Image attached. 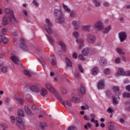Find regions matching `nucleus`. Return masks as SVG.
<instances>
[{
  "label": "nucleus",
  "instance_id": "f257e3e1",
  "mask_svg": "<svg viewBox=\"0 0 130 130\" xmlns=\"http://www.w3.org/2000/svg\"><path fill=\"white\" fill-rule=\"evenodd\" d=\"M4 13L7 15V14H10L9 16L10 22L11 25H15L17 21L16 20V18H15V15H14V12L9 9L6 8L4 10Z\"/></svg>",
  "mask_w": 130,
  "mask_h": 130
},
{
  "label": "nucleus",
  "instance_id": "f03ea898",
  "mask_svg": "<svg viewBox=\"0 0 130 130\" xmlns=\"http://www.w3.org/2000/svg\"><path fill=\"white\" fill-rule=\"evenodd\" d=\"M46 23L48 25H45V29L46 31L48 33V34H50V35H52L53 34V31L52 30V29L50 28V27H52V23L50 22V20L49 19L47 18L45 20Z\"/></svg>",
  "mask_w": 130,
  "mask_h": 130
},
{
  "label": "nucleus",
  "instance_id": "7ed1b4c3",
  "mask_svg": "<svg viewBox=\"0 0 130 130\" xmlns=\"http://www.w3.org/2000/svg\"><path fill=\"white\" fill-rule=\"evenodd\" d=\"M56 97L58 99L59 101L61 103V104L64 106V107H67V105L69 107L72 106V103L69 101H66V102L62 101V99L60 97V95L57 93L56 94Z\"/></svg>",
  "mask_w": 130,
  "mask_h": 130
},
{
  "label": "nucleus",
  "instance_id": "20e7f679",
  "mask_svg": "<svg viewBox=\"0 0 130 130\" xmlns=\"http://www.w3.org/2000/svg\"><path fill=\"white\" fill-rule=\"evenodd\" d=\"M87 41L90 44H94V43L96 41L95 36L91 34H88L87 35Z\"/></svg>",
  "mask_w": 130,
  "mask_h": 130
},
{
  "label": "nucleus",
  "instance_id": "39448f33",
  "mask_svg": "<svg viewBox=\"0 0 130 130\" xmlns=\"http://www.w3.org/2000/svg\"><path fill=\"white\" fill-rule=\"evenodd\" d=\"M93 29H96V30H102L103 29V24L101 21H97L93 26Z\"/></svg>",
  "mask_w": 130,
  "mask_h": 130
},
{
  "label": "nucleus",
  "instance_id": "423d86ee",
  "mask_svg": "<svg viewBox=\"0 0 130 130\" xmlns=\"http://www.w3.org/2000/svg\"><path fill=\"white\" fill-rule=\"evenodd\" d=\"M20 42L21 44L19 45L20 48L22 49V50H24V51H29V49L27 47V46H26L25 42H24V40H23V39H20Z\"/></svg>",
  "mask_w": 130,
  "mask_h": 130
},
{
  "label": "nucleus",
  "instance_id": "0eeeda50",
  "mask_svg": "<svg viewBox=\"0 0 130 130\" xmlns=\"http://www.w3.org/2000/svg\"><path fill=\"white\" fill-rule=\"evenodd\" d=\"M119 38L120 42L125 41L127 39L126 33L124 31H122L119 33Z\"/></svg>",
  "mask_w": 130,
  "mask_h": 130
},
{
  "label": "nucleus",
  "instance_id": "6e6552de",
  "mask_svg": "<svg viewBox=\"0 0 130 130\" xmlns=\"http://www.w3.org/2000/svg\"><path fill=\"white\" fill-rule=\"evenodd\" d=\"M73 26L75 27V30H79L81 28V25L80 24V21L79 20H73L72 21Z\"/></svg>",
  "mask_w": 130,
  "mask_h": 130
},
{
  "label": "nucleus",
  "instance_id": "1a4fd4ad",
  "mask_svg": "<svg viewBox=\"0 0 130 130\" xmlns=\"http://www.w3.org/2000/svg\"><path fill=\"white\" fill-rule=\"evenodd\" d=\"M10 58L12 59V60H13V62H14L15 64H19L20 60L17 56L14 55L13 53H11L10 54Z\"/></svg>",
  "mask_w": 130,
  "mask_h": 130
},
{
  "label": "nucleus",
  "instance_id": "9d476101",
  "mask_svg": "<svg viewBox=\"0 0 130 130\" xmlns=\"http://www.w3.org/2000/svg\"><path fill=\"white\" fill-rule=\"evenodd\" d=\"M112 99L114 105H116L119 103L120 99L118 94H113L112 95Z\"/></svg>",
  "mask_w": 130,
  "mask_h": 130
},
{
  "label": "nucleus",
  "instance_id": "9b49d317",
  "mask_svg": "<svg viewBox=\"0 0 130 130\" xmlns=\"http://www.w3.org/2000/svg\"><path fill=\"white\" fill-rule=\"evenodd\" d=\"M104 86H105V82H104V80H101L98 82L97 87L99 90H102V89H104Z\"/></svg>",
  "mask_w": 130,
  "mask_h": 130
},
{
  "label": "nucleus",
  "instance_id": "f8f14e48",
  "mask_svg": "<svg viewBox=\"0 0 130 130\" xmlns=\"http://www.w3.org/2000/svg\"><path fill=\"white\" fill-rule=\"evenodd\" d=\"M100 64L102 66V67H105L107 64V60L105 59L104 57H100Z\"/></svg>",
  "mask_w": 130,
  "mask_h": 130
},
{
  "label": "nucleus",
  "instance_id": "ddd939ff",
  "mask_svg": "<svg viewBox=\"0 0 130 130\" xmlns=\"http://www.w3.org/2000/svg\"><path fill=\"white\" fill-rule=\"evenodd\" d=\"M76 42L79 45L78 47L79 49H81L83 46H84V40H83V39H77Z\"/></svg>",
  "mask_w": 130,
  "mask_h": 130
},
{
  "label": "nucleus",
  "instance_id": "4468645a",
  "mask_svg": "<svg viewBox=\"0 0 130 130\" xmlns=\"http://www.w3.org/2000/svg\"><path fill=\"white\" fill-rule=\"evenodd\" d=\"M29 89L30 91L36 92V93H39V92H40V89L37 86L31 85L30 86Z\"/></svg>",
  "mask_w": 130,
  "mask_h": 130
},
{
  "label": "nucleus",
  "instance_id": "2eb2a0df",
  "mask_svg": "<svg viewBox=\"0 0 130 130\" xmlns=\"http://www.w3.org/2000/svg\"><path fill=\"white\" fill-rule=\"evenodd\" d=\"M55 22H56V23H58L59 24H62V23H63V22H64V17H63V15L56 18Z\"/></svg>",
  "mask_w": 130,
  "mask_h": 130
},
{
  "label": "nucleus",
  "instance_id": "dca6fc26",
  "mask_svg": "<svg viewBox=\"0 0 130 130\" xmlns=\"http://www.w3.org/2000/svg\"><path fill=\"white\" fill-rule=\"evenodd\" d=\"M90 53V49L88 47L84 48L81 52L84 56H87Z\"/></svg>",
  "mask_w": 130,
  "mask_h": 130
},
{
  "label": "nucleus",
  "instance_id": "f3484780",
  "mask_svg": "<svg viewBox=\"0 0 130 130\" xmlns=\"http://www.w3.org/2000/svg\"><path fill=\"white\" fill-rule=\"evenodd\" d=\"M46 87L49 91L50 92H52V93H55V89H54V88L52 87V86L49 84H46Z\"/></svg>",
  "mask_w": 130,
  "mask_h": 130
},
{
  "label": "nucleus",
  "instance_id": "a211bd4d",
  "mask_svg": "<svg viewBox=\"0 0 130 130\" xmlns=\"http://www.w3.org/2000/svg\"><path fill=\"white\" fill-rule=\"evenodd\" d=\"M82 30H84V31H90L91 28H92V25L91 24L83 25L82 26Z\"/></svg>",
  "mask_w": 130,
  "mask_h": 130
},
{
  "label": "nucleus",
  "instance_id": "6ab92c4d",
  "mask_svg": "<svg viewBox=\"0 0 130 130\" xmlns=\"http://www.w3.org/2000/svg\"><path fill=\"white\" fill-rule=\"evenodd\" d=\"M24 110L26 113H27V115H30V116L33 115V114H32V111H31V110L29 108V107L24 106Z\"/></svg>",
  "mask_w": 130,
  "mask_h": 130
},
{
  "label": "nucleus",
  "instance_id": "aec40b11",
  "mask_svg": "<svg viewBox=\"0 0 130 130\" xmlns=\"http://www.w3.org/2000/svg\"><path fill=\"white\" fill-rule=\"evenodd\" d=\"M79 78L80 74H79V71H78V70H76L74 72V79L75 81L78 82L79 81Z\"/></svg>",
  "mask_w": 130,
  "mask_h": 130
},
{
  "label": "nucleus",
  "instance_id": "412c9836",
  "mask_svg": "<svg viewBox=\"0 0 130 130\" xmlns=\"http://www.w3.org/2000/svg\"><path fill=\"white\" fill-rule=\"evenodd\" d=\"M59 44L60 46H61L62 50L63 51H66L67 50V48L66 47V45L64 44V43L62 41H59Z\"/></svg>",
  "mask_w": 130,
  "mask_h": 130
},
{
  "label": "nucleus",
  "instance_id": "4be33fe9",
  "mask_svg": "<svg viewBox=\"0 0 130 130\" xmlns=\"http://www.w3.org/2000/svg\"><path fill=\"white\" fill-rule=\"evenodd\" d=\"M98 73H99V68L96 67H94L92 69V75L93 76H96Z\"/></svg>",
  "mask_w": 130,
  "mask_h": 130
},
{
  "label": "nucleus",
  "instance_id": "5701e85b",
  "mask_svg": "<svg viewBox=\"0 0 130 130\" xmlns=\"http://www.w3.org/2000/svg\"><path fill=\"white\" fill-rule=\"evenodd\" d=\"M16 120L17 121V123H16L17 125H20L21 123L24 122V121H23V119H22V118L20 117H16Z\"/></svg>",
  "mask_w": 130,
  "mask_h": 130
},
{
  "label": "nucleus",
  "instance_id": "b1692460",
  "mask_svg": "<svg viewBox=\"0 0 130 130\" xmlns=\"http://www.w3.org/2000/svg\"><path fill=\"white\" fill-rule=\"evenodd\" d=\"M2 23L3 26H7V25H9V20L5 17H3L2 19Z\"/></svg>",
  "mask_w": 130,
  "mask_h": 130
},
{
  "label": "nucleus",
  "instance_id": "393cba45",
  "mask_svg": "<svg viewBox=\"0 0 130 130\" xmlns=\"http://www.w3.org/2000/svg\"><path fill=\"white\" fill-rule=\"evenodd\" d=\"M117 73L119 75H120V76H124L125 74V72H124V70H123V69L118 68Z\"/></svg>",
  "mask_w": 130,
  "mask_h": 130
},
{
  "label": "nucleus",
  "instance_id": "a878e982",
  "mask_svg": "<svg viewBox=\"0 0 130 130\" xmlns=\"http://www.w3.org/2000/svg\"><path fill=\"white\" fill-rule=\"evenodd\" d=\"M46 37L49 43L51 44V45H53V42H54V41H53V38H52V37H51V36L49 35H46Z\"/></svg>",
  "mask_w": 130,
  "mask_h": 130
},
{
  "label": "nucleus",
  "instance_id": "bb28decb",
  "mask_svg": "<svg viewBox=\"0 0 130 130\" xmlns=\"http://www.w3.org/2000/svg\"><path fill=\"white\" fill-rule=\"evenodd\" d=\"M41 94L43 97H45L47 94V90L45 88H42L41 90Z\"/></svg>",
  "mask_w": 130,
  "mask_h": 130
},
{
  "label": "nucleus",
  "instance_id": "cd10ccee",
  "mask_svg": "<svg viewBox=\"0 0 130 130\" xmlns=\"http://www.w3.org/2000/svg\"><path fill=\"white\" fill-rule=\"evenodd\" d=\"M93 3H94L95 6L96 8L99 7H101V3H100V1L98 0H92Z\"/></svg>",
  "mask_w": 130,
  "mask_h": 130
},
{
  "label": "nucleus",
  "instance_id": "c85d7f7f",
  "mask_svg": "<svg viewBox=\"0 0 130 130\" xmlns=\"http://www.w3.org/2000/svg\"><path fill=\"white\" fill-rule=\"evenodd\" d=\"M65 60L66 61V65L67 67H70L72 68V62L70 60V59L68 57L65 58Z\"/></svg>",
  "mask_w": 130,
  "mask_h": 130
},
{
  "label": "nucleus",
  "instance_id": "c756f323",
  "mask_svg": "<svg viewBox=\"0 0 130 130\" xmlns=\"http://www.w3.org/2000/svg\"><path fill=\"white\" fill-rule=\"evenodd\" d=\"M79 92L81 93V94H85L86 93V90L85 89V87L83 85H80V88L79 89Z\"/></svg>",
  "mask_w": 130,
  "mask_h": 130
},
{
  "label": "nucleus",
  "instance_id": "7c9ffc66",
  "mask_svg": "<svg viewBox=\"0 0 130 130\" xmlns=\"http://www.w3.org/2000/svg\"><path fill=\"white\" fill-rule=\"evenodd\" d=\"M111 30V26L109 25L105 28V30L103 31L104 34H107Z\"/></svg>",
  "mask_w": 130,
  "mask_h": 130
},
{
  "label": "nucleus",
  "instance_id": "2f4dec72",
  "mask_svg": "<svg viewBox=\"0 0 130 130\" xmlns=\"http://www.w3.org/2000/svg\"><path fill=\"white\" fill-rule=\"evenodd\" d=\"M108 126L109 127V130H114L115 128V126L114 125V124L111 122H109L108 123Z\"/></svg>",
  "mask_w": 130,
  "mask_h": 130
},
{
  "label": "nucleus",
  "instance_id": "473e14b6",
  "mask_svg": "<svg viewBox=\"0 0 130 130\" xmlns=\"http://www.w3.org/2000/svg\"><path fill=\"white\" fill-rule=\"evenodd\" d=\"M54 13L56 17H60L61 16H63L62 12H61V10H59L58 11L54 12Z\"/></svg>",
  "mask_w": 130,
  "mask_h": 130
},
{
  "label": "nucleus",
  "instance_id": "72a5a7b5",
  "mask_svg": "<svg viewBox=\"0 0 130 130\" xmlns=\"http://www.w3.org/2000/svg\"><path fill=\"white\" fill-rule=\"evenodd\" d=\"M116 51L119 53V54H122V55H124L125 54V53L123 52V50L120 48H117Z\"/></svg>",
  "mask_w": 130,
  "mask_h": 130
},
{
  "label": "nucleus",
  "instance_id": "f704fd0d",
  "mask_svg": "<svg viewBox=\"0 0 130 130\" xmlns=\"http://www.w3.org/2000/svg\"><path fill=\"white\" fill-rule=\"evenodd\" d=\"M62 7L65 10L66 12H67V13H71V9L68 7V6L63 3L62 4Z\"/></svg>",
  "mask_w": 130,
  "mask_h": 130
},
{
  "label": "nucleus",
  "instance_id": "c9c22d12",
  "mask_svg": "<svg viewBox=\"0 0 130 130\" xmlns=\"http://www.w3.org/2000/svg\"><path fill=\"white\" fill-rule=\"evenodd\" d=\"M0 125L1 126V127L3 128V130H7L8 129V125H7V124H6L4 122H1L0 123Z\"/></svg>",
  "mask_w": 130,
  "mask_h": 130
},
{
  "label": "nucleus",
  "instance_id": "e433bc0d",
  "mask_svg": "<svg viewBox=\"0 0 130 130\" xmlns=\"http://www.w3.org/2000/svg\"><path fill=\"white\" fill-rule=\"evenodd\" d=\"M55 60H56V59L55 58V57L54 56V55H53L52 60L50 61V63L51 64V66H55Z\"/></svg>",
  "mask_w": 130,
  "mask_h": 130
},
{
  "label": "nucleus",
  "instance_id": "4c0bfd02",
  "mask_svg": "<svg viewBox=\"0 0 130 130\" xmlns=\"http://www.w3.org/2000/svg\"><path fill=\"white\" fill-rule=\"evenodd\" d=\"M104 74L106 75H110V69L109 68H106L104 70Z\"/></svg>",
  "mask_w": 130,
  "mask_h": 130
},
{
  "label": "nucleus",
  "instance_id": "58836bf2",
  "mask_svg": "<svg viewBox=\"0 0 130 130\" xmlns=\"http://www.w3.org/2000/svg\"><path fill=\"white\" fill-rule=\"evenodd\" d=\"M122 96L123 98H130V93L129 92H123L122 93Z\"/></svg>",
  "mask_w": 130,
  "mask_h": 130
},
{
  "label": "nucleus",
  "instance_id": "ea45409f",
  "mask_svg": "<svg viewBox=\"0 0 130 130\" xmlns=\"http://www.w3.org/2000/svg\"><path fill=\"white\" fill-rule=\"evenodd\" d=\"M18 116L24 117V111L23 110H19L18 111Z\"/></svg>",
  "mask_w": 130,
  "mask_h": 130
},
{
  "label": "nucleus",
  "instance_id": "a19ab883",
  "mask_svg": "<svg viewBox=\"0 0 130 130\" xmlns=\"http://www.w3.org/2000/svg\"><path fill=\"white\" fill-rule=\"evenodd\" d=\"M17 125L20 128V129H25V128H26V127H25V125H24V122L20 123V124Z\"/></svg>",
  "mask_w": 130,
  "mask_h": 130
},
{
  "label": "nucleus",
  "instance_id": "79ce46f5",
  "mask_svg": "<svg viewBox=\"0 0 130 130\" xmlns=\"http://www.w3.org/2000/svg\"><path fill=\"white\" fill-rule=\"evenodd\" d=\"M40 125L41 127V129L44 130L45 129V127H46V123L41 122L40 123Z\"/></svg>",
  "mask_w": 130,
  "mask_h": 130
},
{
  "label": "nucleus",
  "instance_id": "37998d69",
  "mask_svg": "<svg viewBox=\"0 0 130 130\" xmlns=\"http://www.w3.org/2000/svg\"><path fill=\"white\" fill-rule=\"evenodd\" d=\"M2 73H8V67H4L2 68V70H0V72H2Z\"/></svg>",
  "mask_w": 130,
  "mask_h": 130
},
{
  "label": "nucleus",
  "instance_id": "c03bdc74",
  "mask_svg": "<svg viewBox=\"0 0 130 130\" xmlns=\"http://www.w3.org/2000/svg\"><path fill=\"white\" fill-rule=\"evenodd\" d=\"M60 90L62 94H67V93H68V90H67V89L62 86L61 87Z\"/></svg>",
  "mask_w": 130,
  "mask_h": 130
},
{
  "label": "nucleus",
  "instance_id": "a18cd8bd",
  "mask_svg": "<svg viewBox=\"0 0 130 130\" xmlns=\"http://www.w3.org/2000/svg\"><path fill=\"white\" fill-rule=\"evenodd\" d=\"M73 35L75 38H78L79 36H80V34H79V32L78 31H74L73 32Z\"/></svg>",
  "mask_w": 130,
  "mask_h": 130
},
{
  "label": "nucleus",
  "instance_id": "49530a36",
  "mask_svg": "<svg viewBox=\"0 0 130 130\" xmlns=\"http://www.w3.org/2000/svg\"><path fill=\"white\" fill-rule=\"evenodd\" d=\"M23 73L24 74V75H26V76H27L28 77H31V73H29V72H28V71L27 70H24Z\"/></svg>",
  "mask_w": 130,
  "mask_h": 130
},
{
  "label": "nucleus",
  "instance_id": "de8ad7c7",
  "mask_svg": "<svg viewBox=\"0 0 130 130\" xmlns=\"http://www.w3.org/2000/svg\"><path fill=\"white\" fill-rule=\"evenodd\" d=\"M73 101L74 102H76L77 103H79L80 102V99L78 98H76V96H74L72 99Z\"/></svg>",
  "mask_w": 130,
  "mask_h": 130
},
{
  "label": "nucleus",
  "instance_id": "09e8293b",
  "mask_svg": "<svg viewBox=\"0 0 130 130\" xmlns=\"http://www.w3.org/2000/svg\"><path fill=\"white\" fill-rule=\"evenodd\" d=\"M113 90H114V92L116 93V92H118L119 91V87L118 86H113Z\"/></svg>",
  "mask_w": 130,
  "mask_h": 130
},
{
  "label": "nucleus",
  "instance_id": "8fccbe9b",
  "mask_svg": "<svg viewBox=\"0 0 130 130\" xmlns=\"http://www.w3.org/2000/svg\"><path fill=\"white\" fill-rule=\"evenodd\" d=\"M121 59L119 57H117L115 59V63L118 64V63H120Z\"/></svg>",
  "mask_w": 130,
  "mask_h": 130
},
{
  "label": "nucleus",
  "instance_id": "3c124183",
  "mask_svg": "<svg viewBox=\"0 0 130 130\" xmlns=\"http://www.w3.org/2000/svg\"><path fill=\"white\" fill-rule=\"evenodd\" d=\"M61 9H60V6H55L54 7V12H57L58 11H61Z\"/></svg>",
  "mask_w": 130,
  "mask_h": 130
},
{
  "label": "nucleus",
  "instance_id": "603ef678",
  "mask_svg": "<svg viewBox=\"0 0 130 130\" xmlns=\"http://www.w3.org/2000/svg\"><path fill=\"white\" fill-rule=\"evenodd\" d=\"M112 94V93H111V91L110 90H108L106 91L107 96L109 98L111 96Z\"/></svg>",
  "mask_w": 130,
  "mask_h": 130
},
{
  "label": "nucleus",
  "instance_id": "864d4df0",
  "mask_svg": "<svg viewBox=\"0 0 130 130\" xmlns=\"http://www.w3.org/2000/svg\"><path fill=\"white\" fill-rule=\"evenodd\" d=\"M79 59L80 60H85V57H84V55H83V54H80L78 56Z\"/></svg>",
  "mask_w": 130,
  "mask_h": 130
},
{
  "label": "nucleus",
  "instance_id": "5fc2aeb1",
  "mask_svg": "<svg viewBox=\"0 0 130 130\" xmlns=\"http://www.w3.org/2000/svg\"><path fill=\"white\" fill-rule=\"evenodd\" d=\"M10 119H11L12 123H15L16 121V118H15V117H14V116H11Z\"/></svg>",
  "mask_w": 130,
  "mask_h": 130
},
{
  "label": "nucleus",
  "instance_id": "6e6d98bb",
  "mask_svg": "<svg viewBox=\"0 0 130 130\" xmlns=\"http://www.w3.org/2000/svg\"><path fill=\"white\" fill-rule=\"evenodd\" d=\"M11 102V99L10 98H6L5 100V102L6 104H9Z\"/></svg>",
  "mask_w": 130,
  "mask_h": 130
},
{
  "label": "nucleus",
  "instance_id": "4d7b16f0",
  "mask_svg": "<svg viewBox=\"0 0 130 130\" xmlns=\"http://www.w3.org/2000/svg\"><path fill=\"white\" fill-rule=\"evenodd\" d=\"M90 117L91 118L90 121L93 122L95 120V117H96V116H95L94 114H90Z\"/></svg>",
  "mask_w": 130,
  "mask_h": 130
},
{
  "label": "nucleus",
  "instance_id": "13d9d810",
  "mask_svg": "<svg viewBox=\"0 0 130 130\" xmlns=\"http://www.w3.org/2000/svg\"><path fill=\"white\" fill-rule=\"evenodd\" d=\"M89 106L87 104H85V106H81V109H83V110H85V109H88Z\"/></svg>",
  "mask_w": 130,
  "mask_h": 130
},
{
  "label": "nucleus",
  "instance_id": "bf43d9fd",
  "mask_svg": "<svg viewBox=\"0 0 130 130\" xmlns=\"http://www.w3.org/2000/svg\"><path fill=\"white\" fill-rule=\"evenodd\" d=\"M16 100L19 103V104H23V103H24V101H23V100L20 98L16 99Z\"/></svg>",
  "mask_w": 130,
  "mask_h": 130
},
{
  "label": "nucleus",
  "instance_id": "052dcab7",
  "mask_svg": "<svg viewBox=\"0 0 130 130\" xmlns=\"http://www.w3.org/2000/svg\"><path fill=\"white\" fill-rule=\"evenodd\" d=\"M39 61H40L43 67L45 66V62H44V60L42 59H39Z\"/></svg>",
  "mask_w": 130,
  "mask_h": 130
},
{
  "label": "nucleus",
  "instance_id": "680f3d73",
  "mask_svg": "<svg viewBox=\"0 0 130 130\" xmlns=\"http://www.w3.org/2000/svg\"><path fill=\"white\" fill-rule=\"evenodd\" d=\"M76 16V12L75 11H71L70 13V17L74 18Z\"/></svg>",
  "mask_w": 130,
  "mask_h": 130
},
{
  "label": "nucleus",
  "instance_id": "e2e57ef3",
  "mask_svg": "<svg viewBox=\"0 0 130 130\" xmlns=\"http://www.w3.org/2000/svg\"><path fill=\"white\" fill-rule=\"evenodd\" d=\"M31 108L33 110H38V107L36 105H34L31 106Z\"/></svg>",
  "mask_w": 130,
  "mask_h": 130
},
{
  "label": "nucleus",
  "instance_id": "0e129e2a",
  "mask_svg": "<svg viewBox=\"0 0 130 130\" xmlns=\"http://www.w3.org/2000/svg\"><path fill=\"white\" fill-rule=\"evenodd\" d=\"M32 3L35 6H36V7H38V6H39V3L37 2L36 0H33Z\"/></svg>",
  "mask_w": 130,
  "mask_h": 130
},
{
  "label": "nucleus",
  "instance_id": "69168bd1",
  "mask_svg": "<svg viewBox=\"0 0 130 130\" xmlns=\"http://www.w3.org/2000/svg\"><path fill=\"white\" fill-rule=\"evenodd\" d=\"M78 69L80 72V73H84V70L81 65H78Z\"/></svg>",
  "mask_w": 130,
  "mask_h": 130
},
{
  "label": "nucleus",
  "instance_id": "338daca9",
  "mask_svg": "<svg viewBox=\"0 0 130 130\" xmlns=\"http://www.w3.org/2000/svg\"><path fill=\"white\" fill-rule=\"evenodd\" d=\"M92 122L94 123L96 127H98V126H99V123L98 122V120H94Z\"/></svg>",
  "mask_w": 130,
  "mask_h": 130
},
{
  "label": "nucleus",
  "instance_id": "774afa93",
  "mask_svg": "<svg viewBox=\"0 0 130 130\" xmlns=\"http://www.w3.org/2000/svg\"><path fill=\"white\" fill-rule=\"evenodd\" d=\"M125 90L128 91V92H130V85L125 86Z\"/></svg>",
  "mask_w": 130,
  "mask_h": 130
}]
</instances>
